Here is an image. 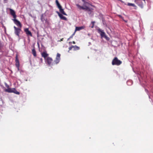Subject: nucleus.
Masks as SVG:
<instances>
[{
	"mask_svg": "<svg viewBox=\"0 0 153 153\" xmlns=\"http://www.w3.org/2000/svg\"><path fill=\"white\" fill-rule=\"evenodd\" d=\"M89 5V4L88 3L85 2L84 3V4H83V6H81L78 4H77L76 5L77 7H78V8H79V9L80 10L82 9L83 10H85L86 11H91L90 8L88 7Z\"/></svg>",
	"mask_w": 153,
	"mask_h": 153,
	"instance_id": "nucleus-1",
	"label": "nucleus"
},
{
	"mask_svg": "<svg viewBox=\"0 0 153 153\" xmlns=\"http://www.w3.org/2000/svg\"><path fill=\"white\" fill-rule=\"evenodd\" d=\"M122 63V62L118 59L117 57L114 58L112 62V64L113 65H120Z\"/></svg>",
	"mask_w": 153,
	"mask_h": 153,
	"instance_id": "nucleus-2",
	"label": "nucleus"
},
{
	"mask_svg": "<svg viewBox=\"0 0 153 153\" xmlns=\"http://www.w3.org/2000/svg\"><path fill=\"white\" fill-rule=\"evenodd\" d=\"M56 3L58 8L59 9V12L63 15L67 16L66 13L64 11L63 9L62 8V7L61 6L57 0H56Z\"/></svg>",
	"mask_w": 153,
	"mask_h": 153,
	"instance_id": "nucleus-3",
	"label": "nucleus"
},
{
	"mask_svg": "<svg viewBox=\"0 0 153 153\" xmlns=\"http://www.w3.org/2000/svg\"><path fill=\"white\" fill-rule=\"evenodd\" d=\"M45 60L46 63L48 65H53V64H52V62L53 61V60L51 57H48L46 58L45 59Z\"/></svg>",
	"mask_w": 153,
	"mask_h": 153,
	"instance_id": "nucleus-4",
	"label": "nucleus"
},
{
	"mask_svg": "<svg viewBox=\"0 0 153 153\" xmlns=\"http://www.w3.org/2000/svg\"><path fill=\"white\" fill-rule=\"evenodd\" d=\"M14 29V33L16 35L19 36V34L21 31V29L18 27H17L15 26H13Z\"/></svg>",
	"mask_w": 153,
	"mask_h": 153,
	"instance_id": "nucleus-5",
	"label": "nucleus"
},
{
	"mask_svg": "<svg viewBox=\"0 0 153 153\" xmlns=\"http://www.w3.org/2000/svg\"><path fill=\"white\" fill-rule=\"evenodd\" d=\"M98 33L100 34V36L102 37H104L106 38V36L105 35V33L103 31V30H101V29L99 28L97 29Z\"/></svg>",
	"mask_w": 153,
	"mask_h": 153,
	"instance_id": "nucleus-6",
	"label": "nucleus"
},
{
	"mask_svg": "<svg viewBox=\"0 0 153 153\" xmlns=\"http://www.w3.org/2000/svg\"><path fill=\"white\" fill-rule=\"evenodd\" d=\"M14 23L16 24L17 26L19 27L20 28L22 27V25L19 21L16 19H13Z\"/></svg>",
	"mask_w": 153,
	"mask_h": 153,
	"instance_id": "nucleus-7",
	"label": "nucleus"
},
{
	"mask_svg": "<svg viewBox=\"0 0 153 153\" xmlns=\"http://www.w3.org/2000/svg\"><path fill=\"white\" fill-rule=\"evenodd\" d=\"M60 54L59 53H57L56 54V59L54 60V62L56 64L59 63V62L60 59Z\"/></svg>",
	"mask_w": 153,
	"mask_h": 153,
	"instance_id": "nucleus-8",
	"label": "nucleus"
},
{
	"mask_svg": "<svg viewBox=\"0 0 153 153\" xmlns=\"http://www.w3.org/2000/svg\"><path fill=\"white\" fill-rule=\"evenodd\" d=\"M24 31H25V33H26V35H27L28 36L32 37V34L31 31L29 30L28 28H25V30H24Z\"/></svg>",
	"mask_w": 153,
	"mask_h": 153,
	"instance_id": "nucleus-9",
	"label": "nucleus"
},
{
	"mask_svg": "<svg viewBox=\"0 0 153 153\" xmlns=\"http://www.w3.org/2000/svg\"><path fill=\"white\" fill-rule=\"evenodd\" d=\"M16 65L17 68L18 70H19V60L18 59V56L16 55Z\"/></svg>",
	"mask_w": 153,
	"mask_h": 153,
	"instance_id": "nucleus-10",
	"label": "nucleus"
},
{
	"mask_svg": "<svg viewBox=\"0 0 153 153\" xmlns=\"http://www.w3.org/2000/svg\"><path fill=\"white\" fill-rule=\"evenodd\" d=\"M9 10H10V14L12 15V16H13V18L16 19V15L15 14V11H14L11 8L9 9Z\"/></svg>",
	"mask_w": 153,
	"mask_h": 153,
	"instance_id": "nucleus-11",
	"label": "nucleus"
},
{
	"mask_svg": "<svg viewBox=\"0 0 153 153\" xmlns=\"http://www.w3.org/2000/svg\"><path fill=\"white\" fill-rule=\"evenodd\" d=\"M57 13L58 14V15H59V18L63 20H64L66 21L67 20V18L66 17L63 16L59 12H57Z\"/></svg>",
	"mask_w": 153,
	"mask_h": 153,
	"instance_id": "nucleus-12",
	"label": "nucleus"
},
{
	"mask_svg": "<svg viewBox=\"0 0 153 153\" xmlns=\"http://www.w3.org/2000/svg\"><path fill=\"white\" fill-rule=\"evenodd\" d=\"M41 55L42 57L46 59L48 57V54L46 52H44L41 53Z\"/></svg>",
	"mask_w": 153,
	"mask_h": 153,
	"instance_id": "nucleus-13",
	"label": "nucleus"
},
{
	"mask_svg": "<svg viewBox=\"0 0 153 153\" xmlns=\"http://www.w3.org/2000/svg\"><path fill=\"white\" fill-rule=\"evenodd\" d=\"M12 90H13V88H7V89H6L5 90V91L8 93H11Z\"/></svg>",
	"mask_w": 153,
	"mask_h": 153,
	"instance_id": "nucleus-14",
	"label": "nucleus"
},
{
	"mask_svg": "<svg viewBox=\"0 0 153 153\" xmlns=\"http://www.w3.org/2000/svg\"><path fill=\"white\" fill-rule=\"evenodd\" d=\"M11 93H13L16 94L17 95H19V92L17 91L16 89H15L14 88H13V91H12V92Z\"/></svg>",
	"mask_w": 153,
	"mask_h": 153,
	"instance_id": "nucleus-15",
	"label": "nucleus"
},
{
	"mask_svg": "<svg viewBox=\"0 0 153 153\" xmlns=\"http://www.w3.org/2000/svg\"><path fill=\"white\" fill-rule=\"evenodd\" d=\"M32 53L34 57H36L37 55H36V52L34 48H33L32 50Z\"/></svg>",
	"mask_w": 153,
	"mask_h": 153,
	"instance_id": "nucleus-16",
	"label": "nucleus"
},
{
	"mask_svg": "<svg viewBox=\"0 0 153 153\" xmlns=\"http://www.w3.org/2000/svg\"><path fill=\"white\" fill-rule=\"evenodd\" d=\"M82 29H83L82 27H76L75 28V32H74L76 33V31H79L80 30H81Z\"/></svg>",
	"mask_w": 153,
	"mask_h": 153,
	"instance_id": "nucleus-17",
	"label": "nucleus"
},
{
	"mask_svg": "<svg viewBox=\"0 0 153 153\" xmlns=\"http://www.w3.org/2000/svg\"><path fill=\"white\" fill-rule=\"evenodd\" d=\"M127 5L128 6H131L132 7H135L137 8V7L136 6V5L134 4H133L131 3H128V4H127Z\"/></svg>",
	"mask_w": 153,
	"mask_h": 153,
	"instance_id": "nucleus-18",
	"label": "nucleus"
},
{
	"mask_svg": "<svg viewBox=\"0 0 153 153\" xmlns=\"http://www.w3.org/2000/svg\"><path fill=\"white\" fill-rule=\"evenodd\" d=\"M73 48H74V50L75 51L78 50L79 49V48L76 45L74 46Z\"/></svg>",
	"mask_w": 153,
	"mask_h": 153,
	"instance_id": "nucleus-19",
	"label": "nucleus"
},
{
	"mask_svg": "<svg viewBox=\"0 0 153 153\" xmlns=\"http://www.w3.org/2000/svg\"><path fill=\"white\" fill-rule=\"evenodd\" d=\"M75 33V32H74V33H73V34L72 35H71V36H70V37H69V38L68 39V40H69L70 39H72L73 37V36H74V35Z\"/></svg>",
	"mask_w": 153,
	"mask_h": 153,
	"instance_id": "nucleus-20",
	"label": "nucleus"
},
{
	"mask_svg": "<svg viewBox=\"0 0 153 153\" xmlns=\"http://www.w3.org/2000/svg\"><path fill=\"white\" fill-rule=\"evenodd\" d=\"M3 47V44H2L1 41L0 40V50H1L2 48Z\"/></svg>",
	"mask_w": 153,
	"mask_h": 153,
	"instance_id": "nucleus-21",
	"label": "nucleus"
},
{
	"mask_svg": "<svg viewBox=\"0 0 153 153\" xmlns=\"http://www.w3.org/2000/svg\"><path fill=\"white\" fill-rule=\"evenodd\" d=\"M41 20L42 22H44V21L45 20V19H44V18H43V14H42L41 16Z\"/></svg>",
	"mask_w": 153,
	"mask_h": 153,
	"instance_id": "nucleus-22",
	"label": "nucleus"
},
{
	"mask_svg": "<svg viewBox=\"0 0 153 153\" xmlns=\"http://www.w3.org/2000/svg\"><path fill=\"white\" fill-rule=\"evenodd\" d=\"M73 47V46L72 45V46H71V47H69V51H68V52H69V51L70 50H72V49Z\"/></svg>",
	"mask_w": 153,
	"mask_h": 153,
	"instance_id": "nucleus-23",
	"label": "nucleus"
},
{
	"mask_svg": "<svg viewBox=\"0 0 153 153\" xmlns=\"http://www.w3.org/2000/svg\"><path fill=\"white\" fill-rule=\"evenodd\" d=\"M39 61L40 62L42 63L43 62V59L42 58H40Z\"/></svg>",
	"mask_w": 153,
	"mask_h": 153,
	"instance_id": "nucleus-24",
	"label": "nucleus"
},
{
	"mask_svg": "<svg viewBox=\"0 0 153 153\" xmlns=\"http://www.w3.org/2000/svg\"><path fill=\"white\" fill-rule=\"evenodd\" d=\"M5 85L6 87H7V88H9V86L6 83Z\"/></svg>",
	"mask_w": 153,
	"mask_h": 153,
	"instance_id": "nucleus-25",
	"label": "nucleus"
},
{
	"mask_svg": "<svg viewBox=\"0 0 153 153\" xmlns=\"http://www.w3.org/2000/svg\"><path fill=\"white\" fill-rule=\"evenodd\" d=\"M82 2H84V3H85V2H86L84 0H82Z\"/></svg>",
	"mask_w": 153,
	"mask_h": 153,
	"instance_id": "nucleus-26",
	"label": "nucleus"
},
{
	"mask_svg": "<svg viewBox=\"0 0 153 153\" xmlns=\"http://www.w3.org/2000/svg\"><path fill=\"white\" fill-rule=\"evenodd\" d=\"M72 43H73V44H75V42L74 41H73L72 42Z\"/></svg>",
	"mask_w": 153,
	"mask_h": 153,
	"instance_id": "nucleus-27",
	"label": "nucleus"
},
{
	"mask_svg": "<svg viewBox=\"0 0 153 153\" xmlns=\"http://www.w3.org/2000/svg\"><path fill=\"white\" fill-rule=\"evenodd\" d=\"M92 23H93V24H94V22H92Z\"/></svg>",
	"mask_w": 153,
	"mask_h": 153,
	"instance_id": "nucleus-28",
	"label": "nucleus"
},
{
	"mask_svg": "<svg viewBox=\"0 0 153 153\" xmlns=\"http://www.w3.org/2000/svg\"><path fill=\"white\" fill-rule=\"evenodd\" d=\"M136 0H134L135 2H136Z\"/></svg>",
	"mask_w": 153,
	"mask_h": 153,
	"instance_id": "nucleus-29",
	"label": "nucleus"
},
{
	"mask_svg": "<svg viewBox=\"0 0 153 153\" xmlns=\"http://www.w3.org/2000/svg\"><path fill=\"white\" fill-rule=\"evenodd\" d=\"M63 38L61 39V41H62Z\"/></svg>",
	"mask_w": 153,
	"mask_h": 153,
	"instance_id": "nucleus-30",
	"label": "nucleus"
},
{
	"mask_svg": "<svg viewBox=\"0 0 153 153\" xmlns=\"http://www.w3.org/2000/svg\"><path fill=\"white\" fill-rule=\"evenodd\" d=\"M93 27H94V25H93V26H92V28Z\"/></svg>",
	"mask_w": 153,
	"mask_h": 153,
	"instance_id": "nucleus-31",
	"label": "nucleus"
},
{
	"mask_svg": "<svg viewBox=\"0 0 153 153\" xmlns=\"http://www.w3.org/2000/svg\"><path fill=\"white\" fill-rule=\"evenodd\" d=\"M120 16V17H121V16Z\"/></svg>",
	"mask_w": 153,
	"mask_h": 153,
	"instance_id": "nucleus-32",
	"label": "nucleus"
},
{
	"mask_svg": "<svg viewBox=\"0 0 153 153\" xmlns=\"http://www.w3.org/2000/svg\"><path fill=\"white\" fill-rule=\"evenodd\" d=\"M143 1H145V0H143Z\"/></svg>",
	"mask_w": 153,
	"mask_h": 153,
	"instance_id": "nucleus-33",
	"label": "nucleus"
},
{
	"mask_svg": "<svg viewBox=\"0 0 153 153\" xmlns=\"http://www.w3.org/2000/svg\"><path fill=\"white\" fill-rule=\"evenodd\" d=\"M7 0H4V1H7Z\"/></svg>",
	"mask_w": 153,
	"mask_h": 153,
	"instance_id": "nucleus-34",
	"label": "nucleus"
}]
</instances>
